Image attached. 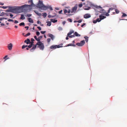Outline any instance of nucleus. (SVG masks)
<instances>
[{
    "label": "nucleus",
    "instance_id": "2eb2a0df",
    "mask_svg": "<svg viewBox=\"0 0 127 127\" xmlns=\"http://www.w3.org/2000/svg\"><path fill=\"white\" fill-rule=\"evenodd\" d=\"M25 19V17L24 15L23 14L21 15V17L20 18V19H22L23 20Z\"/></svg>",
    "mask_w": 127,
    "mask_h": 127
},
{
    "label": "nucleus",
    "instance_id": "f8f14e48",
    "mask_svg": "<svg viewBox=\"0 0 127 127\" xmlns=\"http://www.w3.org/2000/svg\"><path fill=\"white\" fill-rule=\"evenodd\" d=\"M30 41V39L29 38H27L26 40H25L24 41V42L26 43L27 44H28L29 43V42Z\"/></svg>",
    "mask_w": 127,
    "mask_h": 127
},
{
    "label": "nucleus",
    "instance_id": "a211bd4d",
    "mask_svg": "<svg viewBox=\"0 0 127 127\" xmlns=\"http://www.w3.org/2000/svg\"><path fill=\"white\" fill-rule=\"evenodd\" d=\"M50 20L51 22H53V23L56 22L57 21V20L53 19H51Z\"/></svg>",
    "mask_w": 127,
    "mask_h": 127
},
{
    "label": "nucleus",
    "instance_id": "c756f323",
    "mask_svg": "<svg viewBox=\"0 0 127 127\" xmlns=\"http://www.w3.org/2000/svg\"><path fill=\"white\" fill-rule=\"evenodd\" d=\"M58 30L59 31H62V27H59L58 29Z\"/></svg>",
    "mask_w": 127,
    "mask_h": 127
},
{
    "label": "nucleus",
    "instance_id": "4468645a",
    "mask_svg": "<svg viewBox=\"0 0 127 127\" xmlns=\"http://www.w3.org/2000/svg\"><path fill=\"white\" fill-rule=\"evenodd\" d=\"M27 19L29 22L32 23H33V21L31 18H28Z\"/></svg>",
    "mask_w": 127,
    "mask_h": 127
},
{
    "label": "nucleus",
    "instance_id": "680f3d73",
    "mask_svg": "<svg viewBox=\"0 0 127 127\" xmlns=\"http://www.w3.org/2000/svg\"><path fill=\"white\" fill-rule=\"evenodd\" d=\"M8 56L7 55H6L3 58V59H5V58H7V57Z\"/></svg>",
    "mask_w": 127,
    "mask_h": 127
},
{
    "label": "nucleus",
    "instance_id": "b1692460",
    "mask_svg": "<svg viewBox=\"0 0 127 127\" xmlns=\"http://www.w3.org/2000/svg\"><path fill=\"white\" fill-rule=\"evenodd\" d=\"M42 36H39L38 38V40H37V41H40V40L42 38Z\"/></svg>",
    "mask_w": 127,
    "mask_h": 127
},
{
    "label": "nucleus",
    "instance_id": "aec40b11",
    "mask_svg": "<svg viewBox=\"0 0 127 127\" xmlns=\"http://www.w3.org/2000/svg\"><path fill=\"white\" fill-rule=\"evenodd\" d=\"M43 43H42L40 41H38V42L36 43V45H38L39 46L40 45L42 44H43Z\"/></svg>",
    "mask_w": 127,
    "mask_h": 127
},
{
    "label": "nucleus",
    "instance_id": "de8ad7c7",
    "mask_svg": "<svg viewBox=\"0 0 127 127\" xmlns=\"http://www.w3.org/2000/svg\"><path fill=\"white\" fill-rule=\"evenodd\" d=\"M79 6L80 7H82L83 5L82 3H81L79 5Z\"/></svg>",
    "mask_w": 127,
    "mask_h": 127
},
{
    "label": "nucleus",
    "instance_id": "6e6d98bb",
    "mask_svg": "<svg viewBox=\"0 0 127 127\" xmlns=\"http://www.w3.org/2000/svg\"><path fill=\"white\" fill-rule=\"evenodd\" d=\"M32 45H31L30 44V45H29L28 46V47L29 48H31L32 47Z\"/></svg>",
    "mask_w": 127,
    "mask_h": 127
},
{
    "label": "nucleus",
    "instance_id": "f257e3e1",
    "mask_svg": "<svg viewBox=\"0 0 127 127\" xmlns=\"http://www.w3.org/2000/svg\"><path fill=\"white\" fill-rule=\"evenodd\" d=\"M1 7L3 9H6L7 8H9V9L6 11L7 12H12L14 11H15L19 10L20 9V7L19 6H14V7H10L9 6H2Z\"/></svg>",
    "mask_w": 127,
    "mask_h": 127
},
{
    "label": "nucleus",
    "instance_id": "bb28decb",
    "mask_svg": "<svg viewBox=\"0 0 127 127\" xmlns=\"http://www.w3.org/2000/svg\"><path fill=\"white\" fill-rule=\"evenodd\" d=\"M28 47V46L27 45H23L22 46V48L23 49L25 48L26 47Z\"/></svg>",
    "mask_w": 127,
    "mask_h": 127
},
{
    "label": "nucleus",
    "instance_id": "0eeeda50",
    "mask_svg": "<svg viewBox=\"0 0 127 127\" xmlns=\"http://www.w3.org/2000/svg\"><path fill=\"white\" fill-rule=\"evenodd\" d=\"M91 17V15L88 13H87L85 14L84 16V18L85 19L88 18H90Z\"/></svg>",
    "mask_w": 127,
    "mask_h": 127
},
{
    "label": "nucleus",
    "instance_id": "423d86ee",
    "mask_svg": "<svg viewBox=\"0 0 127 127\" xmlns=\"http://www.w3.org/2000/svg\"><path fill=\"white\" fill-rule=\"evenodd\" d=\"M77 5H76L74 7H72L71 12V13L75 12L77 10Z\"/></svg>",
    "mask_w": 127,
    "mask_h": 127
},
{
    "label": "nucleus",
    "instance_id": "052dcab7",
    "mask_svg": "<svg viewBox=\"0 0 127 127\" xmlns=\"http://www.w3.org/2000/svg\"><path fill=\"white\" fill-rule=\"evenodd\" d=\"M37 23L38 24H39L41 23V22L39 21H37Z\"/></svg>",
    "mask_w": 127,
    "mask_h": 127
},
{
    "label": "nucleus",
    "instance_id": "5701e85b",
    "mask_svg": "<svg viewBox=\"0 0 127 127\" xmlns=\"http://www.w3.org/2000/svg\"><path fill=\"white\" fill-rule=\"evenodd\" d=\"M114 9V8H109L108 10L107 13H109L110 12V10H113Z\"/></svg>",
    "mask_w": 127,
    "mask_h": 127
},
{
    "label": "nucleus",
    "instance_id": "a19ab883",
    "mask_svg": "<svg viewBox=\"0 0 127 127\" xmlns=\"http://www.w3.org/2000/svg\"><path fill=\"white\" fill-rule=\"evenodd\" d=\"M47 9L49 8L51 10H53L51 6H50L48 8L47 7Z\"/></svg>",
    "mask_w": 127,
    "mask_h": 127
},
{
    "label": "nucleus",
    "instance_id": "e2e57ef3",
    "mask_svg": "<svg viewBox=\"0 0 127 127\" xmlns=\"http://www.w3.org/2000/svg\"><path fill=\"white\" fill-rule=\"evenodd\" d=\"M9 15L11 17H13V15L12 14H10Z\"/></svg>",
    "mask_w": 127,
    "mask_h": 127
},
{
    "label": "nucleus",
    "instance_id": "cd10ccee",
    "mask_svg": "<svg viewBox=\"0 0 127 127\" xmlns=\"http://www.w3.org/2000/svg\"><path fill=\"white\" fill-rule=\"evenodd\" d=\"M32 16L31 14H27L25 15V16L26 17H30Z\"/></svg>",
    "mask_w": 127,
    "mask_h": 127
},
{
    "label": "nucleus",
    "instance_id": "6e6552de",
    "mask_svg": "<svg viewBox=\"0 0 127 127\" xmlns=\"http://www.w3.org/2000/svg\"><path fill=\"white\" fill-rule=\"evenodd\" d=\"M37 47L39 48L40 49L42 50H43L44 48V46L43 43V44H41V45H40Z\"/></svg>",
    "mask_w": 127,
    "mask_h": 127
},
{
    "label": "nucleus",
    "instance_id": "7c9ffc66",
    "mask_svg": "<svg viewBox=\"0 0 127 127\" xmlns=\"http://www.w3.org/2000/svg\"><path fill=\"white\" fill-rule=\"evenodd\" d=\"M30 34H31V33H30L28 32L27 34H26L24 36L25 37H26V36H28L30 35Z\"/></svg>",
    "mask_w": 127,
    "mask_h": 127
},
{
    "label": "nucleus",
    "instance_id": "774afa93",
    "mask_svg": "<svg viewBox=\"0 0 127 127\" xmlns=\"http://www.w3.org/2000/svg\"><path fill=\"white\" fill-rule=\"evenodd\" d=\"M1 25L2 26H4V24L3 23H1Z\"/></svg>",
    "mask_w": 127,
    "mask_h": 127
},
{
    "label": "nucleus",
    "instance_id": "393cba45",
    "mask_svg": "<svg viewBox=\"0 0 127 127\" xmlns=\"http://www.w3.org/2000/svg\"><path fill=\"white\" fill-rule=\"evenodd\" d=\"M122 13L123 14L122 16V18H123L124 17H126L127 16V15L126 14L123 13Z\"/></svg>",
    "mask_w": 127,
    "mask_h": 127
},
{
    "label": "nucleus",
    "instance_id": "3c124183",
    "mask_svg": "<svg viewBox=\"0 0 127 127\" xmlns=\"http://www.w3.org/2000/svg\"><path fill=\"white\" fill-rule=\"evenodd\" d=\"M34 38L35 39V40L37 41L38 38H37L36 36H34Z\"/></svg>",
    "mask_w": 127,
    "mask_h": 127
},
{
    "label": "nucleus",
    "instance_id": "49530a36",
    "mask_svg": "<svg viewBox=\"0 0 127 127\" xmlns=\"http://www.w3.org/2000/svg\"><path fill=\"white\" fill-rule=\"evenodd\" d=\"M82 21V20L81 19L77 21V22H78L79 23H81Z\"/></svg>",
    "mask_w": 127,
    "mask_h": 127
},
{
    "label": "nucleus",
    "instance_id": "c03bdc74",
    "mask_svg": "<svg viewBox=\"0 0 127 127\" xmlns=\"http://www.w3.org/2000/svg\"><path fill=\"white\" fill-rule=\"evenodd\" d=\"M34 42H31L30 41L29 42V43L31 45H32V46Z\"/></svg>",
    "mask_w": 127,
    "mask_h": 127
},
{
    "label": "nucleus",
    "instance_id": "bf43d9fd",
    "mask_svg": "<svg viewBox=\"0 0 127 127\" xmlns=\"http://www.w3.org/2000/svg\"><path fill=\"white\" fill-rule=\"evenodd\" d=\"M66 22L65 21H64L63 23V24L64 25L66 23Z\"/></svg>",
    "mask_w": 127,
    "mask_h": 127
},
{
    "label": "nucleus",
    "instance_id": "69168bd1",
    "mask_svg": "<svg viewBox=\"0 0 127 127\" xmlns=\"http://www.w3.org/2000/svg\"><path fill=\"white\" fill-rule=\"evenodd\" d=\"M70 10H69L68 11H67V12L68 13H69L70 12Z\"/></svg>",
    "mask_w": 127,
    "mask_h": 127
},
{
    "label": "nucleus",
    "instance_id": "6ab92c4d",
    "mask_svg": "<svg viewBox=\"0 0 127 127\" xmlns=\"http://www.w3.org/2000/svg\"><path fill=\"white\" fill-rule=\"evenodd\" d=\"M74 34L76 36H81L80 35L78 34L77 32H75Z\"/></svg>",
    "mask_w": 127,
    "mask_h": 127
},
{
    "label": "nucleus",
    "instance_id": "4d7b16f0",
    "mask_svg": "<svg viewBox=\"0 0 127 127\" xmlns=\"http://www.w3.org/2000/svg\"><path fill=\"white\" fill-rule=\"evenodd\" d=\"M31 41H32V42H33V41L34 40V39L33 38H32L31 39Z\"/></svg>",
    "mask_w": 127,
    "mask_h": 127
},
{
    "label": "nucleus",
    "instance_id": "f03ea898",
    "mask_svg": "<svg viewBox=\"0 0 127 127\" xmlns=\"http://www.w3.org/2000/svg\"><path fill=\"white\" fill-rule=\"evenodd\" d=\"M37 7L39 8L44 9H46L47 8V7L44 5L42 2L40 0L39 1L38 4L37 5Z\"/></svg>",
    "mask_w": 127,
    "mask_h": 127
},
{
    "label": "nucleus",
    "instance_id": "ddd939ff",
    "mask_svg": "<svg viewBox=\"0 0 127 127\" xmlns=\"http://www.w3.org/2000/svg\"><path fill=\"white\" fill-rule=\"evenodd\" d=\"M99 19L101 20H103L104 18H106V16H103L101 15H100L99 16Z\"/></svg>",
    "mask_w": 127,
    "mask_h": 127
},
{
    "label": "nucleus",
    "instance_id": "c85d7f7f",
    "mask_svg": "<svg viewBox=\"0 0 127 127\" xmlns=\"http://www.w3.org/2000/svg\"><path fill=\"white\" fill-rule=\"evenodd\" d=\"M47 16V14L46 13H44V14L43 15V17L45 18Z\"/></svg>",
    "mask_w": 127,
    "mask_h": 127
},
{
    "label": "nucleus",
    "instance_id": "412c9836",
    "mask_svg": "<svg viewBox=\"0 0 127 127\" xmlns=\"http://www.w3.org/2000/svg\"><path fill=\"white\" fill-rule=\"evenodd\" d=\"M46 23H47V25L48 26H50L51 25V22L50 21L47 22Z\"/></svg>",
    "mask_w": 127,
    "mask_h": 127
},
{
    "label": "nucleus",
    "instance_id": "39448f33",
    "mask_svg": "<svg viewBox=\"0 0 127 127\" xmlns=\"http://www.w3.org/2000/svg\"><path fill=\"white\" fill-rule=\"evenodd\" d=\"M85 41L84 40L81 41L80 43H76V45L79 46H82L85 44Z\"/></svg>",
    "mask_w": 127,
    "mask_h": 127
},
{
    "label": "nucleus",
    "instance_id": "f704fd0d",
    "mask_svg": "<svg viewBox=\"0 0 127 127\" xmlns=\"http://www.w3.org/2000/svg\"><path fill=\"white\" fill-rule=\"evenodd\" d=\"M36 34L37 36H38L39 35L40 33L39 32L37 31L36 32Z\"/></svg>",
    "mask_w": 127,
    "mask_h": 127
},
{
    "label": "nucleus",
    "instance_id": "a18cd8bd",
    "mask_svg": "<svg viewBox=\"0 0 127 127\" xmlns=\"http://www.w3.org/2000/svg\"><path fill=\"white\" fill-rule=\"evenodd\" d=\"M40 32L42 34H44V33L46 32L45 31H41Z\"/></svg>",
    "mask_w": 127,
    "mask_h": 127
},
{
    "label": "nucleus",
    "instance_id": "c9c22d12",
    "mask_svg": "<svg viewBox=\"0 0 127 127\" xmlns=\"http://www.w3.org/2000/svg\"><path fill=\"white\" fill-rule=\"evenodd\" d=\"M64 14L66 13L67 12V10L65 9H64Z\"/></svg>",
    "mask_w": 127,
    "mask_h": 127
},
{
    "label": "nucleus",
    "instance_id": "a878e982",
    "mask_svg": "<svg viewBox=\"0 0 127 127\" xmlns=\"http://www.w3.org/2000/svg\"><path fill=\"white\" fill-rule=\"evenodd\" d=\"M19 25L20 26H24L25 23L24 22H22L20 23L19 24Z\"/></svg>",
    "mask_w": 127,
    "mask_h": 127
},
{
    "label": "nucleus",
    "instance_id": "79ce46f5",
    "mask_svg": "<svg viewBox=\"0 0 127 127\" xmlns=\"http://www.w3.org/2000/svg\"><path fill=\"white\" fill-rule=\"evenodd\" d=\"M115 11L116 13H118L119 12V11L117 9H115Z\"/></svg>",
    "mask_w": 127,
    "mask_h": 127
},
{
    "label": "nucleus",
    "instance_id": "f3484780",
    "mask_svg": "<svg viewBox=\"0 0 127 127\" xmlns=\"http://www.w3.org/2000/svg\"><path fill=\"white\" fill-rule=\"evenodd\" d=\"M74 32V31L73 30L71 31L69 33H68L67 35H68V36H69V35H70Z\"/></svg>",
    "mask_w": 127,
    "mask_h": 127
},
{
    "label": "nucleus",
    "instance_id": "09e8293b",
    "mask_svg": "<svg viewBox=\"0 0 127 127\" xmlns=\"http://www.w3.org/2000/svg\"><path fill=\"white\" fill-rule=\"evenodd\" d=\"M18 23V21L16 20H15L14 22V23L16 24V23Z\"/></svg>",
    "mask_w": 127,
    "mask_h": 127
},
{
    "label": "nucleus",
    "instance_id": "ea45409f",
    "mask_svg": "<svg viewBox=\"0 0 127 127\" xmlns=\"http://www.w3.org/2000/svg\"><path fill=\"white\" fill-rule=\"evenodd\" d=\"M8 21L9 22L12 21V22H13L14 21L13 19H9L8 20Z\"/></svg>",
    "mask_w": 127,
    "mask_h": 127
},
{
    "label": "nucleus",
    "instance_id": "603ef678",
    "mask_svg": "<svg viewBox=\"0 0 127 127\" xmlns=\"http://www.w3.org/2000/svg\"><path fill=\"white\" fill-rule=\"evenodd\" d=\"M97 22L96 20H94L93 21V22L94 23H96Z\"/></svg>",
    "mask_w": 127,
    "mask_h": 127
},
{
    "label": "nucleus",
    "instance_id": "0e129e2a",
    "mask_svg": "<svg viewBox=\"0 0 127 127\" xmlns=\"http://www.w3.org/2000/svg\"><path fill=\"white\" fill-rule=\"evenodd\" d=\"M68 37H69V36H68V35H67V36L66 37V40H68V39L69 38Z\"/></svg>",
    "mask_w": 127,
    "mask_h": 127
},
{
    "label": "nucleus",
    "instance_id": "8fccbe9b",
    "mask_svg": "<svg viewBox=\"0 0 127 127\" xmlns=\"http://www.w3.org/2000/svg\"><path fill=\"white\" fill-rule=\"evenodd\" d=\"M37 28L39 31H40L41 30V28L40 27H37Z\"/></svg>",
    "mask_w": 127,
    "mask_h": 127
},
{
    "label": "nucleus",
    "instance_id": "864d4df0",
    "mask_svg": "<svg viewBox=\"0 0 127 127\" xmlns=\"http://www.w3.org/2000/svg\"><path fill=\"white\" fill-rule=\"evenodd\" d=\"M86 25V24L85 23H84L81 26V27H83L85 25Z\"/></svg>",
    "mask_w": 127,
    "mask_h": 127
},
{
    "label": "nucleus",
    "instance_id": "20e7f679",
    "mask_svg": "<svg viewBox=\"0 0 127 127\" xmlns=\"http://www.w3.org/2000/svg\"><path fill=\"white\" fill-rule=\"evenodd\" d=\"M63 44L61 43L59 45H52L50 47V48L51 49H55L57 48H59L60 47H62L63 46H62L63 45Z\"/></svg>",
    "mask_w": 127,
    "mask_h": 127
},
{
    "label": "nucleus",
    "instance_id": "e433bc0d",
    "mask_svg": "<svg viewBox=\"0 0 127 127\" xmlns=\"http://www.w3.org/2000/svg\"><path fill=\"white\" fill-rule=\"evenodd\" d=\"M67 20L70 22H72V19L71 18H68L67 19Z\"/></svg>",
    "mask_w": 127,
    "mask_h": 127
},
{
    "label": "nucleus",
    "instance_id": "dca6fc26",
    "mask_svg": "<svg viewBox=\"0 0 127 127\" xmlns=\"http://www.w3.org/2000/svg\"><path fill=\"white\" fill-rule=\"evenodd\" d=\"M57 15V14L56 13H55L54 15H49L48 16V17L49 18H53L54 17Z\"/></svg>",
    "mask_w": 127,
    "mask_h": 127
},
{
    "label": "nucleus",
    "instance_id": "37998d69",
    "mask_svg": "<svg viewBox=\"0 0 127 127\" xmlns=\"http://www.w3.org/2000/svg\"><path fill=\"white\" fill-rule=\"evenodd\" d=\"M72 43L69 44H68L67 46H65V47L68 46H72Z\"/></svg>",
    "mask_w": 127,
    "mask_h": 127
},
{
    "label": "nucleus",
    "instance_id": "9b49d317",
    "mask_svg": "<svg viewBox=\"0 0 127 127\" xmlns=\"http://www.w3.org/2000/svg\"><path fill=\"white\" fill-rule=\"evenodd\" d=\"M48 35L49 37H50L51 38V39L52 40H54V37L53 35L50 33H49L48 34Z\"/></svg>",
    "mask_w": 127,
    "mask_h": 127
},
{
    "label": "nucleus",
    "instance_id": "2f4dec72",
    "mask_svg": "<svg viewBox=\"0 0 127 127\" xmlns=\"http://www.w3.org/2000/svg\"><path fill=\"white\" fill-rule=\"evenodd\" d=\"M95 7L96 8H102V7H101L100 6H98L96 5V6H95Z\"/></svg>",
    "mask_w": 127,
    "mask_h": 127
},
{
    "label": "nucleus",
    "instance_id": "58836bf2",
    "mask_svg": "<svg viewBox=\"0 0 127 127\" xmlns=\"http://www.w3.org/2000/svg\"><path fill=\"white\" fill-rule=\"evenodd\" d=\"M69 37L70 38H72L73 37H74L75 36L74 35H69Z\"/></svg>",
    "mask_w": 127,
    "mask_h": 127
},
{
    "label": "nucleus",
    "instance_id": "7ed1b4c3",
    "mask_svg": "<svg viewBox=\"0 0 127 127\" xmlns=\"http://www.w3.org/2000/svg\"><path fill=\"white\" fill-rule=\"evenodd\" d=\"M28 2L29 3V2L31 3V5L25 4L21 6H19V7H20V9H23L24 8L28 7H29L35 6V5L33 3L32 0H29L28 1Z\"/></svg>",
    "mask_w": 127,
    "mask_h": 127
},
{
    "label": "nucleus",
    "instance_id": "4c0bfd02",
    "mask_svg": "<svg viewBox=\"0 0 127 127\" xmlns=\"http://www.w3.org/2000/svg\"><path fill=\"white\" fill-rule=\"evenodd\" d=\"M51 40V39L50 38H48L47 39V41L48 43H49Z\"/></svg>",
    "mask_w": 127,
    "mask_h": 127
},
{
    "label": "nucleus",
    "instance_id": "72a5a7b5",
    "mask_svg": "<svg viewBox=\"0 0 127 127\" xmlns=\"http://www.w3.org/2000/svg\"><path fill=\"white\" fill-rule=\"evenodd\" d=\"M96 21L97 22H99L101 21V20L100 19H99L98 18L96 20Z\"/></svg>",
    "mask_w": 127,
    "mask_h": 127
},
{
    "label": "nucleus",
    "instance_id": "13d9d810",
    "mask_svg": "<svg viewBox=\"0 0 127 127\" xmlns=\"http://www.w3.org/2000/svg\"><path fill=\"white\" fill-rule=\"evenodd\" d=\"M25 28L26 29H27V30L29 29V27L28 26H26L25 27Z\"/></svg>",
    "mask_w": 127,
    "mask_h": 127
},
{
    "label": "nucleus",
    "instance_id": "5fc2aeb1",
    "mask_svg": "<svg viewBox=\"0 0 127 127\" xmlns=\"http://www.w3.org/2000/svg\"><path fill=\"white\" fill-rule=\"evenodd\" d=\"M105 15L106 16H108L109 15V14H108V13H107L105 14Z\"/></svg>",
    "mask_w": 127,
    "mask_h": 127
},
{
    "label": "nucleus",
    "instance_id": "473e14b6",
    "mask_svg": "<svg viewBox=\"0 0 127 127\" xmlns=\"http://www.w3.org/2000/svg\"><path fill=\"white\" fill-rule=\"evenodd\" d=\"M90 8L91 7H88V8H84V9L85 10H89Z\"/></svg>",
    "mask_w": 127,
    "mask_h": 127
},
{
    "label": "nucleus",
    "instance_id": "1a4fd4ad",
    "mask_svg": "<svg viewBox=\"0 0 127 127\" xmlns=\"http://www.w3.org/2000/svg\"><path fill=\"white\" fill-rule=\"evenodd\" d=\"M13 46L12 44L11 43H10L8 45L7 47L9 50H10L12 49Z\"/></svg>",
    "mask_w": 127,
    "mask_h": 127
},
{
    "label": "nucleus",
    "instance_id": "338daca9",
    "mask_svg": "<svg viewBox=\"0 0 127 127\" xmlns=\"http://www.w3.org/2000/svg\"><path fill=\"white\" fill-rule=\"evenodd\" d=\"M3 20V17L0 18V21H1Z\"/></svg>",
    "mask_w": 127,
    "mask_h": 127
},
{
    "label": "nucleus",
    "instance_id": "4be33fe9",
    "mask_svg": "<svg viewBox=\"0 0 127 127\" xmlns=\"http://www.w3.org/2000/svg\"><path fill=\"white\" fill-rule=\"evenodd\" d=\"M34 12L38 16H40L41 15L40 13H38V12L36 11H34Z\"/></svg>",
    "mask_w": 127,
    "mask_h": 127
},
{
    "label": "nucleus",
    "instance_id": "9d476101",
    "mask_svg": "<svg viewBox=\"0 0 127 127\" xmlns=\"http://www.w3.org/2000/svg\"><path fill=\"white\" fill-rule=\"evenodd\" d=\"M36 47V45H35L33 46L32 48L30 49V51L31 52H33Z\"/></svg>",
    "mask_w": 127,
    "mask_h": 127
}]
</instances>
